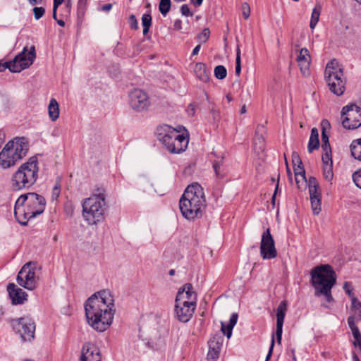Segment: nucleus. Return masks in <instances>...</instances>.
Instances as JSON below:
<instances>
[{"label": "nucleus", "mask_w": 361, "mask_h": 361, "mask_svg": "<svg viewBox=\"0 0 361 361\" xmlns=\"http://www.w3.org/2000/svg\"><path fill=\"white\" fill-rule=\"evenodd\" d=\"M88 324L98 332H104L111 324L115 314L114 300L111 292L102 290L92 295L85 305Z\"/></svg>", "instance_id": "1"}, {"label": "nucleus", "mask_w": 361, "mask_h": 361, "mask_svg": "<svg viewBox=\"0 0 361 361\" xmlns=\"http://www.w3.org/2000/svg\"><path fill=\"white\" fill-rule=\"evenodd\" d=\"M206 207V200L202 187L195 183L187 187L179 202L182 215L188 220L202 217Z\"/></svg>", "instance_id": "2"}, {"label": "nucleus", "mask_w": 361, "mask_h": 361, "mask_svg": "<svg viewBox=\"0 0 361 361\" xmlns=\"http://www.w3.org/2000/svg\"><path fill=\"white\" fill-rule=\"evenodd\" d=\"M44 197L35 192L21 195L16 200L14 215L21 225H27V221L41 214L45 209Z\"/></svg>", "instance_id": "3"}, {"label": "nucleus", "mask_w": 361, "mask_h": 361, "mask_svg": "<svg viewBox=\"0 0 361 361\" xmlns=\"http://www.w3.org/2000/svg\"><path fill=\"white\" fill-rule=\"evenodd\" d=\"M29 150V142L25 137H16L8 141L0 152V168L8 169L14 166Z\"/></svg>", "instance_id": "4"}, {"label": "nucleus", "mask_w": 361, "mask_h": 361, "mask_svg": "<svg viewBox=\"0 0 361 361\" xmlns=\"http://www.w3.org/2000/svg\"><path fill=\"white\" fill-rule=\"evenodd\" d=\"M39 166L37 157H30L20 165L12 175L11 188L14 191L28 189L33 185L38 178Z\"/></svg>", "instance_id": "5"}, {"label": "nucleus", "mask_w": 361, "mask_h": 361, "mask_svg": "<svg viewBox=\"0 0 361 361\" xmlns=\"http://www.w3.org/2000/svg\"><path fill=\"white\" fill-rule=\"evenodd\" d=\"M82 216L89 225H96L104 219L107 209L106 197L102 193L95 194L82 202Z\"/></svg>", "instance_id": "6"}, {"label": "nucleus", "mask_w": 361, "mask_h": 361, "mask_svg": "<svg viewBox=\"0 0 361 361\" xmlns=\"http://www.w3.org/2000/svg\"><path fill=\"white\" fill-rule=\"evenodd\" d=\"M157 134L159 140L171 153H180L188 147V138L170 126L164 125L159 127L157 129Z\"/></svg>", "instance_id": "7"}, {"label": "nucleus", "mask_w": 361, "mask_h": 361, "mask_svg": "<svg viewBox=\"0 0 361 361\" xmlns=\"http://www.w3.org/2000/svg\"><path fill=\"white\" fill-rule=\"evenodd\" d=\"M311 282L316 291L323 290L326 293L331 290L336 283V275L329 264L314 267L311 271Z\"/></svg>", "instance_id": "8"}, {"label": "nucleus", "mask_w": 361, "mask_h": 361, "mask_svg": "<svg viewBox=\"0 0 361 361\" xmlns=\"http://www.w3.org/2000/svg\"><path fill=\"white\" fill-rule=\"evenodd\" d=\"M325 78L332 93L337 96L343 94L345 89V80L343 78V68L336 60H331L327 63Z\"/></svg>", "instance_id": "9"}, {"label": "nucleus", "mask_w": 361, "mask_h": 361, "mask_svg": "<svg viewBox=\"0 0 361 361\" xmlns=\"http://www.w3.org/2000/svg\"><path fill=\"white\" fill-rule=\"evenodd\" d=\"M37 269V263L36 262L25 263L17 275L18 284L27 290H35L37 286L39 280L36 275Z\"/></svg>", "instance_id": "10"}, {"label": "nucleus", "mask_w": 361, "mask_h": 361, "mask_svg": "<svg viewBox=\"0 0 361 361\" xmlns=\"http://www.w3.org/2000/svg\"><path fill=\"white\" fill-rule=\"evenodd\" d=\"M341 114L344 116L342 124L346 129H355L361 126V103L349 104L343 107Z\"/></svg>", "instance_id": "11"}, {"label": "nucleus", "mask_w": 361, "mask_h": 361, "mask_svg": "<svg viewBox=\"0 0 361 361\" xmlns=\"http://www.w3.org/2000/svg\"><path fill=\"white\" fill-rule=\"evenodd\" d=\"M36 57L35 48L32 46L27 51V47H24L23 51L19 53L15 58L8 61L9 71L12 73H20L24 69L31 66Z\"/></svg>", "instance_id": "12"}, {"label": "nucleus", "mask_w": 361, "mask_h": 361, "mask_svg": "<svg viewBox=\"0 0 361 361\" xmlns=\"http://www.w3.org/2000/svg\"><path fill=\"white\" fill-rule=\"evenodd\" d=\"M14 331L19 334L23 341H31L35 337V324L30 317H21L11 322Z\"/></svg>", "instance_id": "13"}, {"label": "nucleus", "mask_w": 361, "mask_h": 361, "mask_svg": "<svg viewBox=\"0 0 361 361\" xmlns=\"http://www.w3.org/2000/svg\"><path fill=\"white\" fill-rule=\"evenodd\" d=\"M260 255L263 259H271L277 256L275 242L269 228L262 235Z\"/></svg>", "instance_id": "14"}, {"label": "nucleus", "mask_w": 361, "mask_h": 361, "mask_svg": "<svg viewBox=\"0 0 361 361\" xmlns=\"http://www.w3.org/2000/svg\"><path fill=\"white\" fill-rule=\"evenodd\" d=\"M129 105L137 112L147 110L150 105L147 94L140 89L133 90L129 94Z\"/></svg>", "instance_id": "15"}, {"label": "nucleus", "mask_w": 361, "mask_h": 361, "mask_svg": "<svg viewBox=\"0 0 361 361\" xmlns=\"http://www.w3.org/2000/svg\"><path fill=\"white\" fill-rule=\"evenodd\" d=\"M308 185L312 212L314 215H318L322 210V195L316 178L310 177Z\"/></svg>", "instance_id": "16"}, {"label": "nucleus", "mask_w": 361, "mask_h": 361, "mask_svg": "<svg viewBox=\"0 0 361 361\" xmlns=\"http://www.w3.org/2000/svg\"><path fill=\"white\" fill-rule=\"evenodd\" d=\"M197 305L188 304L187 302L175 300L174 313L176 318L180 322L186 323L192 318Z\"/></svg>", "instance_id": "17"}, {"label": "nucleus", "mask_w": 361, "mask_h": 361, "mask_svg": "<svg viewBox=\"0 0 361 361\" xmlns=\"http://www.w3.org/2000/svg\"><path fill=\"white\" fill-rule=\"evenodd\" d=\"M176 301L187 302L188 304L197 305V294L193 290V287L190 283H185L180 288L176 297Z\"/></svg>", "instance_id": "18"}, {"label": "nucleus", "mask_w": 361, "mask_h": 361, "mask_svg": "<svg viewBox=\"0 0 361 361\" xmlns=\"http://www.w3.org/2000/svg\"><path fill=\"white\" fill-rule=\"evenodd\" d=\"M102 356L97 346L92 343L85 344L82 350L81 361H101Z\"/></svg>", "instance_id": "19"}, {"label": "nucleus", "mask_w": 361, "mask_h": 361, "mask_svg": "<svg viewBox=\"0 0 361 361\" xmlns=\"http://www.w3.org/2000/svg\"><path fill=\"white\" fill-rule=\"evenodd\" d=\"M287 310V304L286 301H281L277 307L276 311V336L277 342L281 343L283 332V324Z\"/></svg>", "instance_id": "20"}, {"label": "nucleus", "mask_w": 361, "mask_h": 361, "mask_svg": "<svg viewBox=\"0 0 361 361\" xmlns=\"http://www.w3.org/2000/svg\"><path fill=\"white\" fill-rule=\"evenodd\" d=\"M7 290L14 305L23 304L27 300V294L14 283H9Z\"/></svg>", "instance_id": "21"}, {"label": "nucleus", "mask_w": 361, "mask_h": 361, "mask_svg": "<svg viewBox=\"0 0 361 361\" xmlns=\"http://www.w3.org/2000/svg\"><path fill=\"white\" fill-rule=\"evenodd\" d=\"M297 61L298 63L301 73L304 76L309 75L311 56L307 49L302 48L300 50L299 54L297 57Z\"/></svg>", "instance_id": "22"}, {"label": "nucleus", "mask_w": 361, "mask_h": 361, "mask_svg": "<svg viewBox=\"0 0 361 361\" xmlns=\"http://www.w3.org/2000/svg\"><path fill=\"white\" fill-rule=\"evenodd\" d=\"M223 343V338L221 336H215L209 340V351L207 353L208 361H216L219 357L220 350Z\"/></svg>", "instance_id": "23"}, {"label": "nucleus", "mask_w": 361, "mask_h": 361, "mask_svg": "<svg viewBox=\"0 0 361 361\" xmlns=\"http://www.w3.org/2000/svg\"><path fill=\"white\" fill-rule=\"evenodd\" d=\"M238 315L237 313H233L231 316L229 322L226 324L224 322H221V330L222 333L226 336L228 338H230L232 335V331L233 327L237 323Z\"/></svg>", "instance_id": "24"}, {"label": "nucleus", "mask_w": 361, "mask_h": 361, "mask_svg": "<svg viewBox=\"0 0 361 361\" xmlns=\"http://www.w3.org/2000/svg\"><path fill=\"white\" fill-rule=\"evenodd\" d=\"M194 72L197 78L201 81L204 82L209 81V73L204 63H197L194 68Z\"/></svg>", "instance_id": "25"}, {"label": "nucleus", "mask_w": 361, "mask_h": 361, "mask_svg": "<svg viewBox=\"0 0 361 361\" xmlns=\"http://www.w3.org/2000/svg\"><path fill=\"white\" fill-rule=\"evenodd\" d=\"M48 114L51 121H56L59 117V104L54 98H51L49 101Z\"/></svg>", "instance_id": "26"}, {"label": "nucleus", "mask_w": 361, "mask_h": 361, "mask_svg": "<svg viewBox=\"0 0 361 361\" xmlns=\"http://www.w3.org/2000/svg\"><path fill=\"white\" fill-rule=\"evenodd\" d=\"M352 312L353 314L348 318H353V322L361 321V302L355 298H352Z\"/></svg>", "instance_id": "27"}, {"label": "nucleus", "mask_w": 361, "mask_h": 361, "mask_svg": "<svg viewBox=\"0 0 361 361\" xmlns=\"http://www.w3.org/2000/svg\"><path fill=\"white\" fill-rule=\"evenodd\" d=\"M348 324L354 338L353 345L357 347V345L361 344V333L355 323L353 322V318H348Z\"/></svg>", "instance_id": "28"}, {"label": "nucleus", "mask_w": 361, "mask_h": 361, "mask_svg": "<svg viewBox=\"0 0 361 361\" xmlns=\"http://www.w3.org/2000/svg\"><path fill=\"white\" fill-rule=\"evenodd\" d=\"M350 148L352 156L355 159L361 161V137L353 140Z\"/></svg>", "instance_id": "29"}, {"label": "nucleus", "mask_w": 361, "mask_h": 361, "mask_svg": "<svg viewBox=\"0 0 361 361\" xmlns=\"http://www.w3.org/2000/svg\"><path fill=\"white\" fill-rule=\"evenodd\" d=\"M322 11V6L320 4H317L312 10L311 19L310 23V27L311 29H314L317 24L320 13Z\"/></svg>", "instance_id": "30"}, {"label": "nucleus", "mask_w": 361, "mask_h": 361, "mask_svg": "<svg viewBox=\"0 0 361 361\" xmlns=\"http://www.w3.org/2000/svg\"><path fill=\"white\" fill-rule=\"evenodd\" d=\"M142 25L143 27V35H146L152 25V16L149 13L143 14L142 16Z\"/></svg>", "instance_id": "31"}, {"label": "nucleus", "mask_w": 361, "mask_h": 361, "mask_svg": "<svg viewBox=\"0 0 361 361\" xmlns=\"http://www.w3.org/2000/svg\"><path fill=\"white\" fill-rule=\"evenodd\" d=\"M293 170L295 173L296 183L299 184L298 176L301 178L302 180H305L306 183L305 171L302 167V164L293 166Z\"/></svg>", "instance_id": "32"}, {"label": "nucleus", "mask_w": 361, "mask_h": 361, "mask_svg": "<svg viewBox=\"0 0 361 361\" xmlns=\"http://www.w3.org/2000/svg\"><path fill=\"white\" fill-rule=\"evenodd\" d=\"M323 176L324 179L331 182L334 178L333 166L332 165L326 164L322 166Z\"/></svg>", "instance_id": "33"}, {"label": "nucleus", "mask_w": 361, "mask_h": 361, "mask_svg": "<svg viewBox=\"0 0 361 361\" xmlns=\"http://www.w3.org/2000/svg\"><path fill=\"white\" fill-rule=\"evenodd\" d=\"M171 8V0H160L159 9L160 13L166 16Z\"/></svg>", "instance_id": "34"}, {"label": "nucleus", "mask_w": 361, "mask_h": 361, "mask_svg": "<svg viewBox=\"0 0 361 361\" xmlns=\"http://www.w3.org/2000/svg\"><path fill=\"white\" fill-rule=\"evenodd\" d=\"M254 148L258 152L264 151L265 148L264 140L261 135H256L254 140Z\"/></svg>", "instance_id": "35"}, {"label": "nucleus", "mask_w": 361, "mask_h": 361, "mask_svg": "<svg viewBox=\"0 0 361 361\" xmlns=\"http://www.w3.org/2000/svg\"><path fill=\"white\" fill-rule=\"evenodd\" d=\"M227 71L224 66L219 65L214 68V75L216 78L223 80L226 77Z\"/></svg>", "instance_id": "36"}, {"label": "nucleus", "mask_w": 361, "mask_h": 361, "mask_svg": "<svg viewBox=\"0 0 361 361\" xmlns=\"http://www.w3.org/2000/svg\"><path fill=\"white\" fill-rule=\"evenodd\" d=\"M322 150L329 151L331 149L330 144L329 142V135L326 134V130L324 129L322 130Z\"/></svg>", "instance_id": "37"}, {"label": "nucleus", "mask_w": 361, "mask_h": 361, "mask_svg": "<svg viewBox=\"0 0 361 361\" xmlns=\"http://www.w3.org/2000/svg\"><path fill=\"white\" fill-rule=\"evenodd\" d=\"M322 160L323 166H325L326 164L332 165L331 149L329 151L323 150Z\"/></svg>", "instance_id": "38"}, {"label": "nucleus", "mask_w": 361, "mask_h": 361, "mask_svg": "<svg viewBox=\"0 0 361 361\" xmlns=\"http://www.w3.org/2000/svg\"><path fill=\"white\" fill-rule=\"evenodd\" d=\"M319 146V138L310 137L307 149L310 153L317 149Z\"/></svg>", "instance_id": "39"}, {"label": "nucleus", "mask_w": 361, "mask_h": 361, "mask_svg": "<svg viewBox=\"0 0 361 361\" xmlns=\"http://www.w3.org/2000/svg\"><path fill=\"white\" fill-rule=\"evenodd\" d=\"M209 35H210V31H209V28H204L202 31V32L197 35V39L201 42L204 43L208 40Z\"/></svg>", "instance_id": "40"}, {"label": "nucleus", "mask_w": 361, "mask_h": 361, "mask_svg": "<svg viewBox=\"0 0 361 361\" xmlns=\"http://www.w3.org/2000/svg\"><path fill=\"white\" fill-rule=\"evenodd\" d=\"M235 74L239 75L241 72V65H240V50L239 47L237 48L236 51V59H235Z\"/></svg>", "instance_id": "41"}, {"label": "nucleus", "mask_w": 361, "mask_h": 361, "mask_svg": "<svg viewBox=\"0 0 361 361\" xmlns=\"http://www.w3.org/2000/svg\"><path fill=\"white\" fill-rule=\"evenodd\" d=\"M353 180L356 186L361 189V169L353 173Z\"/></svg>", "instance_id": "42"}, {"label": "nucleus", "mask_w": 361, "mask_h": 361, "mask_svg": "<svg viewBox=\"0 0 361 361\" xmlns=\"http://www.w3.org/2000/svg\"><path fill=\"white\" fill-rule=\"evenodd\" d=\"M45 13V9L43 7H34L33 13L36 20L40 19Z\"/></svg>", "instance_id": "43"}, {"label": "nucleus", "mask_w": 361, "mask_h": 361, "mask_svg": "<svg viewBox=\"0 0 361 361\" xmlns=\"http://www.w3.org/2000/svg\"><path fill=\"white\" fill-rule=\"evenodd\" d=\"M242 14L245 19H247L250 15V7L247 2H244L241 6Z\"/></svg>", "instance_id": "44"}, {"label": "nucleus", "mask_w": 361, "mask_h": 361, "mask_svg": "<svg viewBox=\"0 0 361 361\" xmlns=\"http://www.w3.org/2000/svg\"><path fill=\"white\" fill-rule=\"evenodd\" d=\"M213 168L215 171L216 176L219 178H223L224 177V173L221 171L220 164L218 162H214L213 164Z\"/></svg>", "instance_id": "45"}, {"label": "nucleus", "mask_w": 361, "mask_h": 361, "mask_svg": "<svg viewBox=\"0 0 361 361\" xmlns=\"http://www.w3.org/2000/svg\"><path fill=\"white\" fill-rule=\"evenodd\" d=\"M61 192V186L59 183H56L53 188L51 198L53 200H56Z\"/></svg>", "instance_id": "46"}, {"label": "nucleus", "mask_w": 361, "mask_h": 361, "mask_svg": "<svg viewBox=\"0 0 361 361\" xmlns=\"http://www.w3.org/2000/svg\"><path fill=\"white\" fill-rule=\"evenodd\" d=\"M129 23L131 29L137 30L138 29V23L134 15H130L129 17Z\"/></svg>", "instance_id": "47"}, {"label": "nucleus", "mask_w": 361, "mask_h": 361, "mask_svg": "<svg viewBox=\"0 0 361 361\" xmlns=\"http://www.w3.org/2000/svg\"><path fill=\"white\" fill-rule=\"evenodd\" d=\"M292 162L293 166H297L300 164H302V160L298 152H293L292 153Z\"/></svg>", "instance_id": "48"}, {"label": "nucleus", "mask_w": 361, "mask_h": 361, "mask_svg": "<svg viewBox=\"0 0 361 361\" xmlns=\"http://www.w3.org/2000/svg\"><path fill=\"white\" fill-rule=\"evenodd\" d=\"M322 294L325 296V298L327 302H331L333 300V298L331 294V290L326 291V293L323 290H320L318 291H316V295Z\"/></svg>", "instance_id": "49"}, {"label": "nucleus", "mask_w": 361, "mask_h": 361, "mask_svg": "<svg viewBox=\"0 0 361 361\" xmlns=\"http://www.w3.org/2000/svg\"><path fill=\"white\" fill-rule=\"evenodd\" d=\"M343 289L345 291V293L349 295V297L351 298V299L353 298V297H355L353 293V288L348 282H345L344 283Z\"/></svg>", "instance_id": "50"}, {"label": "nucleus", "mask_w": 361, "mask_h": 361, "mask_svg": "<svg viewBox=\"0 0 361 361\" xmlns=\"http://www.w3.org/2000/svg\"><path fill=\"white\" fill-rule=\"evenodd\" d=\"M180 11L182 15L185 16H192V13L190 12V8L187 4H183L180 8Z\"/></svg>", "instance_id": "51"}, {"label": "nucleus", "mask_w": 361, "mask_h": 361, "mask_svg": "<svg viewBox=\"0 0 361 361\" xmlns=\"http://www.w3.org/2000/svg\"><path fill=\"white\" fill-rule=\"evenodd\" d=\"M274 345V336L273 334L272 335V338H271V342L270 348H269V353H268V354L267 355L265 361H269V360L270 359V357L271 356V354H272V350H273Z\"/></svg>", "instance_id": "52"}, {"label": "nucleus", "mask_w": 361, "mask_h": 361, "mask_svg": "<svg viewBox=\"0 0 361 361\" xmlns=\"http://www.w3.org/2000/svg\"><path fill=\"white\" fill-rule=\"evenodd\" d=\"M9 67H10V65H9L8 61L4 62V63L0 62V72L4 71L6 68L9 69Z\"/></svg>", "instance_id": "53"}, {"label": "nucleus", "mask_w": 361, "mask_h": 361, "mask_svg": "<svg viewBox=\"0 0 361 361\" xmlns=\"http://www.w3.org/2000/svg\"><path fill=\"white\" fill-rule=\"evenodd\" d=\"M310 137L319 138L318 130L316 128L312 129Z\"/></svg>", "instance_id": "54"}, {"label": "nucleus", "mask_w": 361, "mask_h": 361, "mask_svg": "<svg viewBox=\"0 0 361 361\" xmlns=\"http://www.w3.org/2000/svg\"><path fill=\"white\" fill-rule=\"evenodd\" d=\"M203 0H190V3L195 7H199L202 5Z\"/></svg>", "instance_id": "55"}, {"label": "nucleus", "mask_w": 361, "mask_h": 361, "mask_svg": "<svg viewBox=\"0 0 361 361\" xmlns=\"http://www.w3.org/2000/svg\"><path fill=\"white\" fill-rule=\"evenodd\" d=\"M63 1V0H54L53 8H54V10H57L58 7L62 4Z\"/></svg>", "instance_id": "56"}, {"label": "nucleus", "mask_w": 361, "mask_h": 361, "mask_svg": "<svg viewBox=\"0 0 361 361\" xmlns=\"http://www.w3.org/2000/svg\"><path fill=\"white\" fill-rule=\"evenodd\" d=\"M29 4L32 6H35L37 4H41L43 1V0H27Z\"/></svg>", "instance_id": "57"}, {"label": "nucleus", "mask_w": 361, "mask_h": 361, "mask_svg": "<svg viewBox=\"0 0 361 361\" xmlns=\"http://www.w3.org/2000/svg\"><path fill=\"white\" fill-rule=\"evenodd\" d=\"M278 190H279V182H278V183H277V184L276 185V188H275L274 193V195H273V196H272V200H272V203H273V204H275L276 195V193H277V192H278Z\"/></svg>", "instance_id": "58"}, {"label": "nucleus", "mask_w": 361, "mask_h": 361, "mask_svg": "<svg viewBox=\"0 0 361 361\" xmlns=\"http://www.w3.org/2000/svg\"><path fill=\"white\" fill-rule=\"evenodd\" d=\"M200 48H201L200 44L197 45V46L194 48V49H193V51H192V55H197V54L199 53V51H200Z\"/></svg>", "instance_id": "59"}, {"label": "nucleus", "mask_w": 361, "mask_h": 361, "mask_svg": "<svg viewBox=\"0 0 361 361\" xmlns=\"http://www.w3.org/2000/svg\"><path fill=\"white\" fill-rule=\"evenodd\" d=\"M286 170H287V174H288V176L290 179H291V176H292V173H291V171L288 167V161L286 159Z\"/></svg>", "instance_id": "60"}, {"label": "nucleus", "mask_w": 361, "mask_h": 361, "mask_svg": "<svg viewBox=\"0 0 361 361\" xmlns=\"http://www.w3.org/2000/svg\"><path fill=\"white\" fill-rule=\"evenodd\" d=\"M111 8H112V5H111V4H105V5L102 7V9H103L104 11H108L111 10Z\"/></svg>", "instance_id": "61"}, {"label": "nucleus", "mask_w": 361, "mask_h": 361, "mask_svg": "<svg viewBox=\"0 0 361 361\" xmlns=\"http://www.w3.org/2000/svg\"><path fill=\"white\" fill-rule=\"evenodd\" d=\"M330 126L329 122L327 120H323L322 121V130L323 129L325 130V127L326 126Z\"/></svg>", "instance_id": "62"}, {"label": "nucleus", "mask_w": 361, "mask_h": 361, "mask_svg": "<svg viewBox=\"0 0 361 361\" xmlns=\"http://www.w3.org/2000/svg\"><path fill=\"white\" fill-rule=\"evenodd\" d=\"M57 21V23L61 26V27H63L65 25V22L62 20H56Z\"/></svg>", "instance_id": "63"}, {"label": "nucleus", "mask_w": 361, "mask_h": 361, "mask_svg": "<svg viewBox=\"0 0 361 361\" xmlns=\"http://www.w3.org/2000/svg\"><path fill=\"white\" fill-rule=\"evenodd\" d=\"M353 361H360L357 355L355 353L353 355Z\"/></svg>", "instance_id": "64"}]
</instances>
